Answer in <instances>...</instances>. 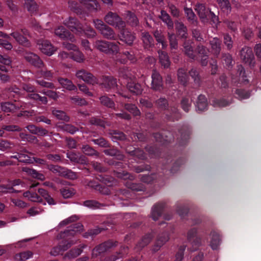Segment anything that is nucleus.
<instances>
[{
  "label": "nucleus",
  "instance_id": "1",
  "mask_svg": "<svg viewBox=\"0 0 261 261\" xmlns=\"http://www.w3.org/2000/svg\"><path fill=\"white\" fill-rule=\"evenodd\" d=\"M83 226L81 223H76L70 227L60 234L61 238L63 240L60 243L59 246L54 248L50 251L51 255L56 256L61 252L67 250L72 245L76 243V240L72 237L83 230Z\"/></svg>",
  "mask_w": 261,
  "mask_h": 261
},
{
  "label": "nucleus",
  "instance_id": "2",
  "mask_svg": "<svg viewBox=\"0 0 261 261\" xmlns=\"http://www.w3.org/2000/svg\"><path fill=\"white\" fill-rule=\"evenodd\" d=\"M63 24L68 28L75 35L93 37L95 35V31L90 27L86 25L83 26L75 18L69 17L63 21Z\"/></svg>",
  "mask_w": 261,
  "mask_h": 261
},
{
  "label": "nucleus",
  "instance_id": "3",
  "mask_svg": "<svg viewBox=\"0 0 261 261\" xmlns=\"http://www.w3.org/2000/svg\"><path fill=\"white\" fill-rule=\"evenodd\" d=\"M121 77L127 80H130V82H127V87L128 90L136 95L141 94L142 92V88L141 85L138 83H135L133 81L134 76L128 69H123L121 70L119 73Z\"/></svg>",
  "mask_w": 261,
  "mask_h": 261
},
{
  "label": "nucleus",
  "instance_id": "4",
  "mask_svg": "<svg viewBox=\"0 0 261 261\" xmlns=\"http://www.w3.org/2000/svg\"><path fill=\"white\" fill-rule=\"evenodd\" d=\"M195 10L197 11L199 17L203 21L206 18L209 17L212 19L213 22L216 24L218 22V17L215 14L208 9H206L202 4H198L196 5Z\"/></svg>",
  "mask_w": 261,
  "mask_h": 261
},
{
  "label": "nucleus",
  "instance_id": "5",
  "mask_svg": "<svg viewBox=\"0 0 261 261\" xmlns=\"http://www.w3.org/2000/svg\"><path fill=\"white\" fill-rule=\"evenodd\" d=\"M10 35L19 44L27 47L31 46L29 40L24 37V36L29 35V32L27 30L25 29H21L20 32L18 30L13 31Z\"/></svg>",
  "mask_w": 261,
  "mask_h": 261
},
{
  "label": "nucleus",
  "instance_id": "6",
  "mask_svg": "<svg viewBox=\"0 0 261 261\" xmlns=\"http://www.w3.org/2000/svg\"><path fill=\"white\" fill-rule=\"evenodd\" d=\"M105 21L110 25L115 26L119 30L123 29L125 23L115 13L109 12L105 17Z\"/></svg>",
  "mask_w": 261,
  "mask_h": 261
},
{
  "label": "nucleus",
  "instance_id": "7",
  "mask_svg": "<svg viewBox=\"0 0 261 261\" xmlns=\"http://www.w3.org/2000/svg\"><path fill=\"white\" fill-rule=\"evenodd\" d=\"M37 46L42 53L49 56H51L56 50V48L47 40H38Z\"/></svg>",
  "mask_w": 261,
  "mask_h": 261
},
{
  "label": "nucleus",
  "instance_id": "8",
  "mask_svg": "<svg viewBox=\"0 0 261 261\" xmlns=\"http://www.w3.org/2000/svg\"><path fill=\"white\" fill-rule=\"evenodd\" d=\"M27 104L22 102H4L1 104L2 110L5 113H14L20 108H25Z\"/></svg>",
  "mask_w": 261,
  "mask_h": 261
},
{
  "label": "nucleus",
  "instance_id": "9",
  "mask_svg": "<svg viewBox=\"0 0 261 261\" xmlns=\"http://www.w3.org/2000/svg\"><path fill=\"white\" fill-rule=\"evenodd\" d=\"M76 76L83 81L94 85L97 83V79L90 73L84 70H81L76 73Z\"/></svg>",
  "mask_w": 261,
  "mask_h": 261
},
{
  "label": "nucleus",
  "instance_id": "10",
  "mask_svg": "<svg viewBox=\"0 0 261 261\" xmlns=\"http://www.w3.org/2000/svg\"><path fill=\"white\" fill-rule=\"evenodd\" d=\"M55 34L62 39L69 40L72 42L75 41L73 35L67 31L63 26H60L56 29Z\"/></svg>",
  "mask_w": 261,
  "mask_h": 261
},
{
  "label": "nucleus",
  "instance_id": "11",
  "mask_svg": "<svg viewBox=\"0 0 261 261\" xmlns=\"http://www.w3.org/2000/svg\"><path fill=\"white\" fill-rule=\"evenodd\" d=\"M24 58L28 62L36 67L41 68L43 66V62L35 54L31 52L26 53Z\"/></svg>",
  "mask_w": 261,
  "mask_h": 261
},
{
  "label": "nucleus",
  "instance_id": "12",
  "mask_svg": "<svg viewBox=\"0 0 261 261\" xmlns=\"http://www.w3.org/2000/svg\"><path fill=\"white\" fill-rule=\"evenodd\" d=\"M241 58L245 63L251 64L253 60L254 56L251 48L245 47L240 52Z\"/></svg>",
  "mask_w": 261,
  "mask_h": 261
},
{
  "label": "nucleus",
  "instance_id": "13",
  "mask_svg": "<svg viewBox=\"0 0 261 261\" xmlns=\"http://www.w3.org/2000/svg\"><path fill=\"white\" fill-rule=\"evenodd\" d=\"M120 40L128 45H130L133 43L135 36L128 31L121 29H120V35L119 36Z\"/></svg>",
  "mask_w": 261,
  "mask_h": 261
},
{
  "label": "nucleus",
  "instance_id": "14",
  "mask_svg": "<svg viewBox=\"0 0 261 261\" xmlns=\"http://www.w3.org/2000/svg\"><path fill=\"white\" fill-rule=\"evenodd\" d=\"M151 77L152 88L155 90H160L162 86V80L159 73L156 71H153Z\"/></svg>",
  "mask_w": 261,
  "mask_h": 261
},
{
  "label": "nucleus",
  "instance_id": "15",
  "mask_svg": "<svg viewBox=\"0 0 261 261\" xmlns=\"http://www.w3.org/2000/svg\"><path fill=\"white\" fill-rule=\"evenodd\" d=\"M50 169L54 172H58L60 174H62L63 176H65L70 179L76 178V175L74 172L68 170L62 172V170H63V169L57 166H53L50 167Z\"/></svg>",
  "mask_w": 261,
  "mask_h": 261
},
{
  "label": "nucleus",
  "instance_id": "16",
  "mask_svg": "<svg viewBox=\"0 0 261 261\" xmlns=\"http://www.w3.org/2000/svg\"><path fill=\"white\" fill-rule=\"evenodd\" d=\"M101 84L107 90H108L116 87V80L112 76H106L103 78Z\"/></svg>",
  "mask_w": 261,
  "mask_h": 261
},
{
  "label": "nucleus",
  "instance_id": "17",
  "mask_svg": "<svg viewBox=\"0 0 261 261\" xmlns=\"http://www.w3.org/2000/svg\"><path fill=\"white\" fill-rule=\"evenodd\" d=\"M207 50L203 46H199L198 48V54L196 58L200 59L201 63L202 66H205L207 64L206 61L207 59Z\"/></svg>",
  "mask_w": 261,
  "mask_h": 261
},
{
  "label": "nucleus",
  "instance_id": "18",
  "mask_svg": "<svg viewBox=\"0 0 261 261\" xmlns=\"http://www.w3.org/2000/svg\"><path fill=\"white\" fill-rule=\"evenodd\" d=\"M207 103L205 96L200 95L198 98L196 108L197 110L199 112H202L207 109Z\"/></svg>",
  "mask_w": 261,
  "mask_h": 261
},
{
  "label": "nucleus",
  "instance_id": "19",
  "mask_svg": "<svg viewBox=\"0 0 261 261\" xmlns=\"http://www.w3.org/2000/svg\"><path fill=\"white\" fill-rule=\"evenodd\" d=\"M58 82L63 88L71 91L76 89V87L72 84V82L68 79L60 78Z\"/></svg>",
  "mask_w": 261,
  "mask_h": 261
},
{
  "label": "nucleus",
  "instance_id": "20",
  "mask_svg": "<svg viewBox=\"0 0 261 261\" xmlns=\"http://www.w3.org/2000/svg\"><path fill=\"white\" fill-rule=\"evenodd\" d=\"M22 171L26 172L29 175H30L33 178L38 179L40 180H43L45 179V177L42 174L38 172L34 169H30L25 167H23Z\"/></svg>",
  "mask_w": 261,
  "mask_h": 261
},
{
  "label": "nucleus",
  "instance_id": "21",
  "mask_svg": "<svg viewBox=\"0 0 261 261\" xmlns=\"http://www.w3.org/2000/svg\"><path fill=\"white\" fill-rule=\"evenodd\" d=\"M11 61L7 56L0 55V70L2 71L7 72L8 67L10 65Z\"/></svg>",
  "mask_w": 261,
  "mask_h": 261
},
{
  "label": "nucleus",
  "instance_id": "22",
  "mask_svg": "<svg viewBox=\"0 0 261 261\" xmlns=\"http://www.w3.org/2000/svg\"><path fill=\"white\" fill-rule=\"evenodd\" d=\"M211 241L210 245L213 250L217 249L220 244V238L218 233L213 231L211 233Z\"/></svg>",
  "mask_w": 261,
  "mask_h": 261
},
{
  "label": "nucleus",
  "instance_id": "23",
  "mask_svg": "<svg viewBox=\"0 0 261 261\" xmlns=\"http://www.w3.org/2000/svg\"><path fill=\"white\" fill-rule=\"evenodd\" d=\"M24 7L30 13L36 12L38 9V5L34 0H24Z\"/></svg>",
  "mask_w": 261,
  "mask_h": 261
},
{
  "label": "nucleus",
  "instance_id": "24",
  "mask_svg": "<svg viewBox=\"0 0 261 261\" xmlns=\"http://www.w3.org/2000/svg\"><path fill=\"white\" fill-rule=\"evenodd\" d=\"M12 158L17 159L19 162L27 163H33L34 158H31L28 154L24 153H18L17 155L12 156Z\"/></svg>",
  "mask_w": 261,
  "mask_h": 261
},
{
  "label": "nucleus",
  "instance_id": "25",
  "mask_svg": "<svg viewBox=\"0 0 261 261\" xmlns=\"http://www.w3.org/2000/svg\"><path fill=\"white\" fill-rule=\"evenodd\" d=\"M169 238L168 234L166 233L162 234L160 236L156 243V245L154 246L153 250L154 251H157L166 242L169 240Z\"/></svg>",
  "mask_w": 261,
  "mask_h": 261
},
{
  "label": "nucleus",
  "instance_id": "26",
  "mask_svg": "<svg viewBox=\"0 0 261 261\" xmlns=\"http://www.w3.org/2000/svg\"><path fill=\"white\" fill-rule=\"evenodd\" d=\"M160 63L164 67L167 68L170 65V61L167 54L163 51H158Z\"/></svg>",
  "mask_w": 261,
  "mask_h": 261
},
{
  "label": "nucleus",
  "instance_id": "27",
  "mask_svg": "<svg viewBox=\"0 0 261 261\" xmlns=\"http://www.w3.org/2000/svg\"><path fill=\"white\" fill-rule=\"evenodd\" d=\"M104 37L108 39H115V34L113 30L108 26H106L100 32Z\"/></svg>",
  "mask_w": 261,
  "mask_h": 261
},
{
  "label": "nucleus",
  "instance_id": "28",
  "mask_svg": "<svg viewBox=\"0 0 261 261\" xmlns=\"http://www.w3.org/2000/svg\"><path fill=\"white\" fill-rule=\"evenodd\" d=\"M212 47V51L213 54L218 55L220 51V43L219 40L217 38H214L210 41Z\"/></svg>",
  "mask_w": 261,
  "mask_h": 261
},
{
  "label": "nucleus",
  "instance_id": "29",
  "mask_svg": "<svg viewBox=\"0 0 261 261\" xmlns=\"http://www.w3.org/2000/svg\"><path fill=\"white\" fill-rule=\"evenodd\" d=\"M109 44V42L98 40L95 42V46L100 51L108 54Z\"/></svg>",
  "mask_w": 261,
  "mask_h": 261
},
{
  "label": "nucleus",
  "instance_id": "30",
  "mask_svg": "<svg viewBox=\"0 0 261 261\" xmlns=\"http://www.w3.org/2000/svg\"><path fill=\"white\" fill-rule=\"evenodd\" d=\"M154 36L158 44L162 45V48L163 49L167 47V44L165 41L163 35L160 31L158 30L155 31L154 32Z\"/></svg>",
  "mask_w": 261,
  "mask_h": 261
},
{
  "label": "nucleus",
  "instance_id": "31",
  "mask_svg": "<svg viewBox=\"0 0 261 261\" xmlns=\"http://www.w3.org/2000/svg\"><path fill=\"white\" fill-rule=\"evenodd\" d=\"M162 206L161 204H158L155 205L152 208L151 217L154 220H156L161 216Z\"/></svg>",
  "mask_w": 261,
  "mask_h": 261
},
{
  "label": "nucleus",
  "instance_id": "32",
  "mask_svg": "<svg viewBox=\"0 0 261 261\" xmlns=\"http://www.w3.org/2000/svg\"><path fill=\"white\" fill-rule=\"evenodd\" d=\"M33 253L32 252L28 251L17 254L15 255V259L17 261H24L32 257Z\"/></svg>",
  "mask_w": 261,
  "mask_h": 261
},
{
  "label": "nucleus",
  "instance_id": "33",
  "mask_svg": "<svg viewBox=\"0 0 261 261\" xmlns=\"http://www.w3.org/2000/svg\"><path fill=\"white\" fill-rule=\"evenodd\" d=\"M23 196L27 198L29 200L33 202H40L41 198L36 193H32L30 191H27L23 193Z\"/></svg>",
  "mask_w": 261,
  "mask_h": 261
},
{
  "label": "nucleus",
  "instance_id": "34",
  "mask_svg": "<svg viewBox=\"0 0 261 261\" xmlns=\"http://www.w3.org/2000/svg\"><path fill=\"white\" fill-rule=\"evenodd\" d=\"M231 103V100H227L224 98L220 99H214L213 101V105L215 107H224L228 106Z\"/></svg>",
  "mask_w": 261,
  "mask_h": 261
},
{
  "label": "nucleus",
  "instance_id": "35",
  "mask_svg": "<svg viewBox=\"0 0 261 261\" xmlns=\"http://www.w3.org/2000/svg\"><path fill=\"white\" fill-rule=\"evenodd\" d=\"M67 156L73 162H81L82 164H85L86 163L85 156H81L80 158H79L77 154L72 152L68 153L67 154Z\"/></svg>",
  "mask_w": 261,
  "mask_h": 261
},
{
  "label": "nucleus",
  "instance_id": "36",
  "mask_svg": "<svg viewBox=\"0 0 261 261\" xmlns=\"http://www.w3.org/2000/svg\"><path fill=\"white\" fill-rule=\"evenodd\" d=\"M160 17L161 19L167 25L169 28H172L173 23L171 20L169 15L165 11H162Z\"/></svg>",
  "mask_w": 261,
  "mask_h": 261
},
{
  "label": "nucleus",
  "instance_id": "37",
  "mask_svg": "<svg viewBox=\"0 0 261 261\" xmlns=\"http://www.w3.org/2000/svg\"><path fill=\"white\" fill-rule=\"evenodd\" d=\"M38 192L42 197L45 198V199L49 205L55 204L56 203L54 202V200L50 196V195H48L47 192L46 190L43 189H39L38 190Z\"/></svg>",
  "mask_w": 261,
  "mask_h": 261
},
{
  "label": "nucleus",
  "instance_id": "38",
  "mask_svg": "<svg viewBox=\"0 0 261 261\" xmlns=\"http://www.w3.org/2000/svg\"><path fill=\"white\" fill-rule=\"evenodd\" d=\"M142 40L146 47L151 46L153 44V38L147 32L142 33Z\"/></svg>",
  "mask_w": 261,
  "mask_h": 261
},
{
  "label": "nucleus",
  "instance_id": "39",
  "mask_svg": "<svg viewBox=\"0 0 261 261\" xmlns=\"http://www.w3.org/2000/svg\"><path fill=\"white\" fill-rule=\"evenodd\" d=\"M119 44V42L114 43L109 42L108 54L113 55L118 53L120 50Z\"/></svg>",
  "mask_w": 261,
  "mask_h": 261
},
{
  "label": "nucleus",
  "instance_id": "40",
  "mask_svg": "<svg viewBox=\"0 0 261 261\" xmlns=\"http://www.w3.org/2000/svg\"><path fill=\"white\" fill-rule=\"evenodd\" d=\"M218 3L221 10L226 13L230 11V6L227 0H218Z\"/></svg>",
  "mask_w": 261,
  "mask_h": 261
},
{
  "label": "nucleus",
  "instance_id": "41",
  "mask_svg": "<svg viewBox=\"0 0 261 261\" xmlns=\"http://www.w3.org/2000/svg\"><path fill=\"white\" fill-rule=\"evenodd\" d=\"M178 81L183 85H185L188 80V76L186 70L184 69H180L177 73Z\"/></svg>",
  "mask_w": 261,
  "mask_h": 261
},
{
  "label": "nucleus",
  "instance_id": "42",
  "mask_svg": "<svg viewBox=\"0 0 261 261\" xmlns=\"http://www.w3.org/2000/svg\"><path fill=\"white\" fill-rule=\"evenodd\" d=\"M53 114L58 119L66 121L69 120V117L66 115L65 113L62 111L54 110L53 111Z\"/></svg>",
  "mask_w": 261,
  "mask_h": 261
},
{
  "label": "nucleus",
  "instance_id": "43",
  "mask_svg": "<svg viewBox=\"0 0 261 261\" xmlns=\"http://www.w3.org/2000/svg\"><path fill=\"white\" fill-rule=\"evenodd\" d=\"M152 236L150 234H146L145 236L140 242L138 243L137 245V247L139 249H141L146 245H147L151 241Z\"/></svg>",
  "mask_w": 261,
  "mask_h": 261
},
{
  "label": "nucleus",
  "instance_id": "44",
  "mask_svg": "<svg viewBox=\"0 0 261 261\" xmlns=\"http://www.w3.org/2000/svg\"><path fill=\"white\" fill-rule=\"evenodd\" d=\"M28 97L30 99H32L35 100H39L42 103L46 104L47 102V98L45 96H40L37 93H31L28 95Z\"/></svg>",
  "mask_w": 261,
  "mask_h": 261
},
{
  "label": "nucleus",
  "instance_id": "45",
  "mask_svg": "<svg viewBox=\"0 0 261 261\" xmlns=\"http://www.w3.org/2000/svg\"><path fill=\"white\" fill-rule=\"evenodd\" d=\"M70 56L74 60L77 62H82L84 60V55L78 49L73 53H71Z\"/></svg>",
  "mask_w": 261,
  "mask_h": 261
},
{
  "label": "nucleus",
  "instance_id": "46",
  "mask_svg": "<svg viewBox=\"0 0 261 261\" xmlns=\"http://www.w3.org/2000/svg\"><path fill=\"white\" fill-rule=\"evenodd\" d=\"M176 28L178 31L179 35L182 38L186 37V28L182 23L177 22Z\"/></svg>",
  "mask_w": 261,
  "mask_h": 261
},
{
  "label": "nucleus",
  "instance_id": "47",
  "mask_svg": "<svg viewBox=\"0 0 261 261\" xmlns=\"http://www.w3.org/2000/svg\"><path fill=\"white\" fill-rule=\"evenodd\" d=\"M62 195L64 198H69L72 196L75 193L72 188H65L61 191Z\"/></svg>",
  "mask_w": 261,
  "mask_h": 261
},
{
  "label": "nucleus",
  "instance_id": "48",
  "mask_svg": "<svg viewBox=\"0 0 261 261\" xmlns=\"http://www.w3.org/2000/svg\"><path fill=\"white\" fill-rule=\"evenodd\" d=\"M126 19L128 23L132 25H136L138 23V20L136 16L132 13L128 12L126 16Z\"/></svg>",
  "mask_w": 261,
  "mask_h": 261
},
{
  "label": "nucleus",
  "instance_id": "49",
  "mask_svg": "<svg viewBox=\"0 0 261 261\" xmlns=\"http://www.w3.org/2000/svg\"><path fill=\"white\" fill-rule=\"evenodd\" d=\"M185 12L188 20L194 23L196 21V16L193 12L192 10L190 8H185Z\"/></svg>",
  "mask_w": 261,
  "mask_h": 261
},
{
  "label": "nucleus",
  "instance_id": "50",
  "mask_svg": "<svg viewBox=\"0 0 261 261\" xmlns=\"http://www.w3.org/2000/svg\"><path fill=\"white\" fill-rule=\"evenodd\" d=\"M125 108L135 116H137L140 114L139 110L135 105L127 104L125 105Z\"/></svg>",
  "mask_w": 261,
  "mask_h": 261
},
{
  "label": "nucleus",
  "instance_id": "51",
  "mask_svg": "<svg viewBox=\"0 0 261 261\" xmlns=\"http://www.w3.org/2000/svg\"><path fill=\"white\" fill-rule=\"evenodd\" d=\"M82 250L77 248L74 250H72L69 252L66 253L64 256L65 258H71L76 257L81 253Z\"/></svg>",
  "mask_w": 261,
  "mask_h": 261
},
{
  "label": "nucleus",
  "instance_id": "52",
  "mask_svg": "<svg viewBox=\"0 0 261 261\" xmlns=\"http://www.w3.org/2000/svg\"><path fill=\"white\" fill-rule=\"evenodd\" d=\"M100 101L103 105L112 108L114 106V103L109 97L106 96H102L100 98Z\"/></svg>",
  "mask_w": 261,
  "mask_h": 261
},
{
  "label": "nucleus",
  "instance_id": "53",
  "mask_svg": "<svg viewBox=\"0 0 261 261\" xmlns=\"http://www.w3.org/2000/svg\"><path fill=\"white\" fill-rule=\"evenodd\" d=\"M186 246L184 245L181 246L179 249L177 253L175 255V261H182L183 259L184 252L185 250Z\"/></svg>",
  "mask_w": 261,
  "mask_h": 261
},
{
  "label": "nucleus",
  "instance_id": "54",
  "mask_svg": "<svg viewBox=\"0 0 261 261\" xmlns=\"http://www.w3.org/2000/svg\"><path fill=\"white\" fill-rule=\"evenodd\" d=\"M84 205L91 208H97L99 207V204L94 200H87L84 202Z\"/></svg>",
  "mask_w": 261,
  "mask_h": 261
},
{
  "label": "nucleus",
  "instance_id": "55",
  "mask_svg": "<svg viewBox=\"0 0 261 261\" xmlns=\"http://www.w3.org/2000/svg\"><path fill=\"white\" fill-rule=\"evenodd\" d=\"M72 102L77 105H85L86 104V101L85 99L80 98L79 96H73L70 98Z\"/></svg>",
  "mask_w": 261,
  "mask_h": 261
},
{
  "label": "nucleus",
  "instance_id": "56",
  "mask_svg": "<svg viewBox=\"0 0 261 261\" xmlns=\"http://www.w3.org/2000/svg\"><path fill=\"white\" fill-rule=\"evenodd\" d=\"M83 151L87 155H97L98 153L97 152L91 148L90 146L86 145L83 147L82 148Z\"/></svg>",
  "mask_w": 261,
  "mask_h": 261
},
{
  "label": "nucleus",
  "instance_id": "57",
  "mask_svg": "<svg viewBox=\"0 0 261 261\" xmlns=\"http://www.w3.org/2000/svg\"><path fill=\"white\" fill-rule=\"evenodd\" d=\"M108 243H103L94 248L93 251V254H95L96 255L97 253H100L106 251V249L105 248V247L108 246Z\"/></svg>",
  "mask_w": 261,
  "mask_h": 261
},
{
  "label": "nucleus",
  "instance_id": "58",
  "mask_svg": "<svg viewBox=\"0 0 261 261\" xmlns=\"http://www.w3.org/2000/svg\"><path fill=\"white\" fill-rule=\"evenodd\" d=\"M181 105L183 110L186 112H188L191 107V102L189 99L184 98L181 101Z\"/></svg>",
  "mask_w": 261,
  "mask_h": 261
},
{
  "label": "nucleus",
  "instance_id": "59",
  "mask_svg": "<svg viewBox=\"0 0 261 261\" xmlns=\"http://www.w3.org/2000/svg\"><path fill=\"white\" fill-rule=\"evenodd\" d=\"M42 211V210H41L40 208L37 207H34L29 209L27 212V214H29L30 216H35L40 214Z\"/></svg>",
  "mask_w": 261,
  "mask_h": 261
},
{
  "label": "nucleus",
  "instance_id": "60",
  "mask_svg": "<svg viewBox=\"0 0 261 261\" xmlns=\"http://www.w3.org/2000/svg\"><path fill=\"white\" fill-rule=\"evenodd\" d=\"M81 4L87 5V7L88 8L93 7L94 8V6H97V4L95 0H79Z\"/></svg>",
  "mask_w": 261,
  "mask_h": 261
},
{
  "label": "nucleus",
  "instance_id": "61",
  "mask_svg": "<svg viewBox=\"0 0 261 261\" xmlns=\"http://www.w3.org/2000/svg\"><path fill=\"white\" fill-rule=\"evenodd\" d=\"M236 94L238 96L239 98L241 99H244L248 98L250 96V94L241 90H237Z\"/></svg>",
  "mask_w": 261,
  "mask_h": 261
},
{
  "label": "nucleus",
  "instance_id": "62",
  "mask_svg": "<svg viewBox=\"0 0 261 261\" xmlns=\"http://www.w3.org/2000/svg\"><path fill=\"white\" fill-rule=\"evenodd\" d=\"M11 201L15 206L20 208H23L27 206V204L20 199H12Z\"/></svg>",
  "mask_w": 261,
  "mask_h": 261
},
{
  "label": "nucleus",
  "instance_id": "63",
  "mask_svg": "<svg viewBox=\"0 0 261 261\" xmlns=\"http://www.w3.org/2000/svg\"><path fill=\"white\" fill-rule=\"evenodd\" d=\"M95 27L100 32L107 25L101 20L96 19L94 21Z\"/></svg>",
  "mask_w": 261,
  "mask_h": 261
},
{
  "label": "nucleus",
  "instance_id": "64",
  "mask_svg": "<svg viewBox=\"0 0 261 261\" xmlns=\"http://www.w3.org/2000/svg\"><path fill=\"white\" fill-rule=\"evenodd\" d=\"M12 146H13V145L7 141H2L0 142V149L2 150H6L8 148H11Z\"/></svg>",
  "mask_w": 261,
  "mask_h": 261
}]
</instances>
